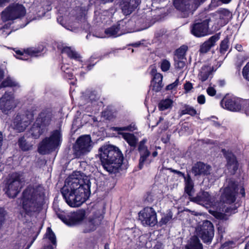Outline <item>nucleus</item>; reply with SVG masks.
<instances>
[{
  "label": "nucleus",
  "instance_id": "f257e3e1",
  "mask_svg": "<svg viewBox=\"0 0 249 249\" xmlns=\"http://www.w3.org/2000/svg\"><path fill=\"white\" fill-rule=\"evenodd\" d=\"M90 187L89 178L83 173L75 172L66 179L61 193L68 205L78 207L89 197Z\"/></svg>",
  "mask_w": 249,
  "mask_h": 249
},
{
  "label": "nucleus",
  "instance_id": "f03ea898",
  "mask_svg": "<svg viewBox=\"0 0 249 249\" xmlns=\"http://www.w3.org/2000/svg\"><path fill=\"white\" fill-rule=\"evenodd\" d=\"M100 159L104 168L112 173L123 163L124 157L121 151L112 145H104L99 149Z\"/></svg>",
  "mask_w": 249,
  "mask_h": 249
},
{
  "label": "nucleus",
  "instance_id": "7ed1b4c3",
  "mask_svg": "<svg viewBox=\"0 0 249 249\" xmlns=\"http://www.w3.org/2000/svg\"><path fill=\"white\" fill-rule=\"evenodd\" d=\"M42 193V187L39 184L29 185L24 191L22 209L25 214L31 216L38 211Z\"/></svg>",
  "mask_w": 249,
  "mask_h": 249
},
{
  "label": "nucleus",
  "instance_id": "20e7f679",
  "mask_svg": "<svg viewBox=\"0 0 249 249\" xmlns=\"http://www.w3.org/2000/svg\"><path fill=\"white\" fill-rule=\"evenodd\" d=\"M62 142V134L59 130L52 131L50 137H46L39 143L38 151L41 154H46L54 150Z\"/></svg>",
  "mask_w": 249,
  "mask_h": 249
},
{
  "label": "nucleus",
  "instance_id": "39448f33",
  "mask_svg": "<svg viewBox=\"0 0 249 249\" xmlns=\"http://www.w3.org/2000/svg\"><path fill=\"white\" fill-rule=\"evenodd\" d=\"M211 18L206 12H203L198 15V18L191 26V33L196 37L204 36L209 34V23Z\"/></svg>",
  "mask_w": 249,
  "mask_h": 249
},
{
  "label": "nucleus",
  "instance_id": "423d86ee",
  "mask_svg": "<svg viewBox=\"0 0 249 249\" xmlns=\"http://www.w3.org/2000/svg\"><path fill=\"white\" fill-rule=\"evenodd\" d=\"M213 22L212 29L218 31L226 25L232 18V13L227 9L220 8L210 16Z\"/></svg>",
  "mask_w": 249,
  "mask_h": 249
},
{
  "label": "nucleus",
  "instance_id": "0eeeda50",
  "mask_svg": "<svg viewBox=\"0 0 249 249\" xmlns=\"http://www.w3.org/2000/svg\"><path fill=\"white\" fill-rule=\"evenodd\" d=\"M24 185L22 175L15 173L11 175L6 184V194L9 197H15Z\"/></svg>",
  "mask_w": 249,
  "mask_h": 249
},
{
  "label": "nucleus",
  "instance_id": "6e6552de",
  "mask_svg": "<svg viewBox=\"0 0 249 249\" xmlns=\"http://www.w3.org/2000/svg\"><path fill=\"white\" fill-rule=\"evenodd\" d=\"M196 231V236L200 238L204 243L209 245L212 243L214 235V230L211 221H204L197 227Z\"/></svg>",
  "mask_w": 249,
  "mask_h": 249
},
{
  "label": "nucleus",
  "instance_id": "1a4fd4ad",
  "mask_svg": "<svg viewBox=\"0 0 249 249\" xmlns=\"http://www.w3.org/2000/svg\"><path fill=\"white\" fill-rule=\"evenodd\" d=\"M25 13V9L22 5L12 3L2 12L1 18L4 21L12 20L24 16Z\"/></svg>",
  "mask_w": 249,
  "mask_h": 249
},
{
  "label": "nucleus",
  "instance_id": "9d476101",
  "mask_svg": "<svg viewBox=\"0 0 249 249\" xmlns=\"http://www.w3.org/2000/svg\"><path fill=\"white\" fill-rule=\"evenodd\" d=\"M34 115L33 109L27 110L24 114L17 115L13 121L14 129L18 132L23 131L33 120Z\"/></svg>",
  "mask_w": 249,
  "mask_h": 249
},
{
  "label": "nucleus",
  "instance_id": "9b49d317",
  "mask_svg": "<svg viewBox=\"0 0 249 249\" xmlns=\"http://www.w3.org/2000/svg\"><path fill=\"white\" fill-rule=\"evenodd\" d=\"M137 129V127L134 123H131L129 125L123 127H113L112 130L117 132L118 134L121 135L124 139L131 146L135 148L138 142L137 138L133 134L123 132V131L133 132Z\"/></svg>",
  "mask_w": 249,
  "mask_h": 249
},
{
  "label": "nucleus",
  "instance_id": "f8f14e48",
  "mask_svg": "<svg viewBox=\"0 0 249 249\" xmlns=\"http://www.w3.org/2000/svg\"><path fill=\"white\" fill-rule=\"evenodd\" d=\"M91 140L89 135H84L80 137L76 141L74 147V154L76 158L89 153L91 149Z\"/></svg>",
  "mask_w": 249,
  "mask_h": 249
},
{
  "label": "nucleus",
  "instance_id": "ddd939ff",
  "mask_svg": "<svg viewBox=\"0 0 249 249\" xmlns=\"http://www.w3.org/2000/svg\"><path fill=\"white\" fill-rule=\"evenodd\" d=\"M139 219L143 226H154L157 223V213L152 207H145L139 213Z\"/></svg>",
  "mask_w": 249,
  "mask_h": 249
},
{
  "label": "nucleus",
  "instance_id": "4468645a",
  "mask_svg": "<svg viewBox=\"0 0 249 249\" xmlns=\"http://www.w3.org/2000/svg\"><path fill=\"white\" fill-rule=\"evenodd\" d=\"M221 105L228 110L238 111L242 107L244 108L245 105H248V102L241 101L235 97L226 96L221 101Z\"/></svg>",
  "mask_w": 249,
  "mask_h": 249
},
{
  "label": "nucleus",
  "instance_id": "2eb2a0df",
  "mask_svg": "<svg viewBox=\"0 0 249 249\" xmlns=\"http://www.w3.org/2000/svg\"><path fill=\"white\" fill-rule=\"evenodd\" d=\"M237 184L233 181L229 182L224 188L221 196V201L224 203L231 204L235 201L237 196Z\"/></svg>",
  "mask_w": 249,
  "mask_h": 249
},
{
  "label": "nucleus",
  "instance_id": "dca6fc26",
  "mask_svg": "<svg viewBox=\"0 0 249 249\" xmlns=\"http://www.w3.org/2000/svg\"><path fill=\"white\" fill-rule=\"evenodd\" d=\"M147 140L143 139L141 141L138 145V151L140 153V159L139 168L142 169L144 164H149L151 160L149 159L150 152L148 150L147 146L145 145Z\"/></svg>",
  "mask_w": 249,
  "mask_h": 249
},
{
  "label": "nucleus",
  "instance_id": "f3484780",
  "mask_svg": "<svg viewBox=\"0 0 249 249\" xmlns=\"http://www.w3.org/2000/svg\"><path fill=\"white\" fill-rule=\"evenodd\" d=\"M85 212L82 210H79L70 214L68 218L63 214H59L58 217L64 223L70 226H73L80 223L84 219Z\"/></svg>",
  "mask_w": 249,
  "mask_h": 249
},
{
  "label": "nucleus",
  "instance_id": "a211bd4d",
  "mask_svg": "<svg viewBox=\"0 0 249 249\" xmlns=\"http://www.w3.org/2000/svg\"><path fill=\"white\" fill-rule=\"evenodd\" d=\"M191 0H174L173 4L175 8L182 12V17L186 18L190 14H193L192 5Z\"/></svg>",
  "mask_w": 249,
  "mask_h": 249
},
{
  "label": "nucleus",
  "instance_id": "6ab92c4d",
  "mask_svg": "<svg viewBox=\"0 0 249 249\" xmlns=\"http://www.w3.org/2000/svg\"><path fill=\"white\" fill-rule=\"evenodd\" d=\"M14 107V97L12 94L5 93L0 99V110L5 114Z\"/></svg>",
  "mask_w": 249,
  "mask_h": 249
},
{
  "label": "nucleus",
  "instance_id": "aec40b11",
  "mask_svg": "<svg viewBox=\"0 0 249 249\" xmlns=\"http://www.w3.org/2000/svg\"><path fill=\"white\" fill-rule=\"evenodd\" d=\"M211 167L202 162L198 161L192 168V172L196 177L205 176L210 174Z\"/></svg>",
  "mask_w": 249,
  "mask_h": 249
},
{
  "label": "nucleus",
  "instance_id": "412c9836",
  "mask_svg": "<svg viewBox=\"0 0 249 249\" xmlns=\"http://www.w3.org/2000/svg\"><path fill=\"white\" fill-rule=\"evenodd\" d=\"M140 0H123L121 3L123 13L127 16L131 14L139 6Z\"/></svg>",
  "mask_w": 249,
  "mask_h": 249
},
{
  "label": "nucleus",
  "instance_id": "4be33fe9",
  "mask_svg": "<svg viewBox=\"0 0 249 249\" xmlns=\"http://www.w3.org/2000/svg\"><path fill=\"white\" fill-rule=\"evenodd\" d=\"M195 199L198 203L206 205L207 207L213 206L215 201L214 197L205 191L199 192Z\"/></svg>",
  "mask_w": 249,
  "mask_h": 249
},
{
  "label": "nucleus",
  "instance_id": "5701e85b",
  "mask_svg": "<svg viewBox=\"0 0 249 249\" xmlns=\"http://www.w3.org/2000/svg\"><path fill=\"white\" fill-rule=\"evenodd\" d=\"M224 157L227 160V166L229 169H231L233 172H235L238 169V162L235 156L231 151H227L225 149L221 150Z\"/></svg>",
  "mask_w": 249,
  "mask_h": 249
},
{
  "label": "nucleus",
  "instance_id": "b1692460",
  "mask_svg": "<svg viewBox=\"0 0 249 249\" xmlns=\"http://www.w3.org/2000/svg\"><path fill=\"white\" fill-rule=\"evenodd\" d=\"M52 116V113L49 111H42L36 120V124L40 125L43 128L48 126L51 122Z\"/></svg>",
  "mask_w": 249,
  "mask_h": 249
},
{
  "label": "nucleus",
  "instance_id": "393cba45",
  "mask_svg": "<svg viewBox=\"0 0 249 249\" xmlns=\"http://www.w3.org/2000/svg\"><path fill=\"white\" fill-rule=\"evenodd\" d=\"M219 38L218 35H215L210 37L200 46L199 52L201 53H206L212 47L214 46L215 43L219 39Z\"/></svg>",
  "mask_w": 249,
  "mask_h": 249
},
{
  "label": "nucleus",
  "instance_id": "a878e982",
  "mask_svg": "<svg viewBox=\"0 0 249 249\" xmlns=\"http://www.w3.org/2000/svg\"><path fill=\"white\" fill-rule=\"evenodd\" d=\"M43 50V48L40 49V50L35 48H27L24 52H23L21 51H16V53L17 54L19 55V56L18 57V58L22 60H27V58H25L26 54H27L31 56H37L41 53Z\"/></svg>",
  "mask_w": 249,
  "mask_h": 249
},
{
  "label": "nucleus",
  "instance_id": "bb28decb",
  "mask_svg": "<svg viewBox=\"0 0 249 249\" xmlns=\"http://www.w3.org/2000/svg\"><path fill=\"white\" fill-rule=\"evenodd\" d=\"M162 74L160 73H156L154 75L151 81V86L152 87V89L156 92L160 90L162 87Z\"/></svg>",
  "mask_w": 249,
  "mask_h": 249
},
{
  "label": "nucleus",
  "instance_id": "cd10ccee",
  "mask_svg": "<svg viewBox=\"0 0 249 249\" xmlns=\"http://www.w3.org/2000/svg\"><path fill=\"white\" fill-rule=\"evenodd\" d=\"M186 249H203V247L198 237L194 235L188 240Z\"/></svg>",
  "mask_w": 249,
  "mask_h": 249
},
{
  "label": "nucleus",
  "instance_id": "c85d7f7f",
  "mask_svg": "<svg viewBox=\"0 0 249 249\" xmlns=\"http://www.w3.org/2000/svg\"><path fill=\"white\" fill-rule=\"evenodd\" d=\"M178 173L179 175H181L185 179V192L189 196H192V191L194 188V183L190 175H188L187 177L185 176V175L182 173L181 172L178 171Z\"/></svg>",
  "mask_w": 249,
  "mask_h": 249
},
{
  "label": "nucleus",
  "instance_id": "c756f323",
  "mask_svg": "<svg viewBox=\"0 0 249 249\" xmlns=\"http://www.w3.org/2000/svg\"><path fill=\"white\" fill-rule=\"evenodd\" d=\"M211 74V67L209 66H204L201 68L198 77L202 82H203L208 79Z\"/></svg>",
  "mask_w": 249,
  "mask_h": 249
},
{
  "label": "nucleus",
  "instance_id": "7c9ffc66",
  "mask_svg": "<svg viewBox=\"0 0 249 249\" xmlns=\"http://www.w3.org/2000/svg\"><path fill=\"white\" fill-rule=\"evenodd\" d=\"M179 115L182 116L185 114H188L194 116L196 114V110L194 107L188 105H184L182 106L179 112Z\"/></svg>",
  "mask_w": 249,
  "mask_h": 249
},
{
  "label": "nucleus",
  "instance_id": "2f4dec72",
  "mask_svg": "<svg viewBox=\"0 0 249 249\" xmlns=\"http://www.w3.org/2000/svg\"><path fill=\"white\" fill-rule=\"evenodd\" d=\"M62 53H65L71 58L78 60L80 58L79 54L73 49L69 47H64L61 51Z\"/></svg>",
  "mask_w": 249,
  "mask_h": 249
},
{
  "label": "nucleus",
  "instance_id": "473e14b6",
  "mask_svg": "<svg viewBox=\"0 0 249 249\" xmlns=\"http://www.w3.org/2000/svg\"><path fill=\"white\" fill-rule=\"evenodd\" d=\"M44 131V128L40 126V125H37L36 123L31 128L30 131L31 135L35 139H37L43 133Z\"/></svg>",
  "mask_w": 249,
  "mask_h": 249
},
{
  "label": "nucleus",
  "instance_id": "72a5a7b5",
  "mask_svg": "<svg viewBox=\"0 0 249 249\" xmlns=\"http://www.w3.org/2000/svg\"><path fill=\"white\" fill-rule=\"evenodd\" d=\"M173 101L169 98L161 100L158 105V107L160 110H165L171 108L173 105Z\"/></svg>",
  "mask_w": 249,
  "mask_h": 249
},
{
  "label": "nucleus",
  "instance_id": "f704fd0d",
  "mask_svg": "<svg viewBox=\"0 0 249 249\" xmlns=\"http://www.w3.org/2000/svg\"><path fill=\"white\" fill-rule=\"evenodd\" d=\"M5 87H20L19 84L10 78H7L4 80L0 85V88Z\"/></svg>",
  "mask_w": 249,
  "mask_h": 249
},
{
  "label": "nucleus",
  "instance_id": "c9c22d12",
  "mask_svg": "<svg viewBox=\"0 0 249 249\" xmlns=\"http://www.w3.org/2000/svg\"><path fill=\"white\" fill-rule=\"evenodd\" d=\"M18 145L19 148L24 151L31 149L32 145L28 143L24 137H21L18 139Z\"/></svg>",
  "mask_w": 249,
  "mask_h": 249
},
{
  "label": "nucleus",
  "instance_id": "e433bc0d",
  "mask_svg": "<svg viewBox=\"0 0 249 249\" xmlns=\"http://www.w3.org/2000/svg\"><path fill=\"white\" fill-rule=\"evenodd\" d=\"M188 50V47L186 45H182L176 51V55L178 59H183Z\"/></svg>",
  "mask_w": 249,
  "mask_h": 249
},
{
  "label": "nucleus",
  "instance_id": "4c0bfd02",
  "mask_svg": "<svg viewBox=\"0 0 249 249\" xmlns=\"http://www.w3.org/2000/svg\"><path fill=\"white\" fill-rule=\"evenodd\" d=\"M46 237L49 239V240L51 242V243L53 245H56V237L53 231L51 228L48 227L47 229V231L45 234Z\"/></svg>",
  "mask_w": 249,
  "mask_h": 249
},
{
  "label": "nucleus",
  "instance_id": "58836bf2",
  "mask_svg": "<svg viewBox=\"0 0 249 249\" xmlns=\"http://www.w3.org/2000/svg\"><path fill=\"white\" fill-rule=\"evenodd\" d=\"M119 28L115 26H112L107 29L105 33L108 37H116L117 36Z\"/></svg>",
  "mask_w": 249,
  "mask_h": 249
},
{
  "label": "nucleus",
  "instance_id": "ea45409f",
  "mask_svg": "<svg viewBox=\"0 0 249 249\" xmlns=\"http://www.w3.org/2000/svg\"><path fill=\"white\" fill-rule=\"evenodd\" d=\"M229 40L228 38H225L222 40L220 44V52L221 53L224 54L227 51L229 47Z\"/></svg>",
  "mask_w": 249,
  "mask_h": 249
},
{
  "label": "nucleus",
  "instance_id": "a19ab883",
  "mask_svg": "<svg viewBox=\"0 0 249 249\" xmlns=\"http://www.w3.org/2000/svg\"><path fill=\"white\" fill-rule=\"evenodd\" d=\"M172 213L171 212H169L166 215L162 216L159 223L160 226H161L162 225H166L172 220Z\"/></svg>",
  "mask_w": 249,
  "mask_h": 249
},
{
  "label": "nucleus",
  "instance_id": "79ce46f5",
  "mask_svg": "<svg viewBox=\"0 0 249 249\" xmlns=\"http://www.w3.org/2000/svg\"><path fill=\"white\" fill-rule=\"evenodd\" d=\"M102 116L107 120H111L115 118L114 112L109 109H106L102 113Z\"/></svg>",
  "mask_w": 249,
  "mask_h": 249
},
{
  "label": "nucleus",
  "instance_id": "37998d69",
  "mask_svg": "<svg viewBox=\"0 0 249 249\" xmlns=\"http://www.w3.org/2000/svg\"><path fill=\"white\" fill-rule=\"evenodd\" d=\"M170 67V63L169 61L166 59L162 60L160 64V68L163 71H167Z\"/></svg>",
  "mask_w": 249,
  "mask_h": 249
},
{
  "label": "nucleus",
  "instance_id": "c03bdc74",
  "mask_svg": "<svg viewBox=\"0 0 249 249\" xmlns=\"http://www.w3.org/2000/svg\"><path fill=\"white\" fill-rule=\"evenodd\" d=\"M175 67L176 69H181L184 68L185 65V62L183 59H178V58H177V59L176 58L175 59Z\"/></svg>",
  "mask_w": 249,
  "mask_h": 249
},
{
  "label": "nucleus",
  "instance_id": "a18cd8bd",
  "mask_svg": "<svg viewBox=\"0 0 249 249\" xmlns=\"http://www.w3.org/2000/svg\"><path fill=\"white\" fill-rule=\"evenodd\" d=\"M242 74L243 77L246 80L249 81V62L243 68Z\"/></svg>",
  "mask_w": 249,
  "mask_h": 249
},
{
  "label": "nucleus",
  "instance_id": "49530a36",
  "mask_svg": "<svg viewBox=\"0 0 249 249\" xmlns=\"http://www.w3.org/2000/svg\"><path fill=\"white\" fill-rule=\"evenodd\" d=\"M25 244V242H16L12 244L11 249H21Z\"/></svg>",
  "mask_w": 249,
  "mask_h": 249
},
{
  "label": "nucleus",
  "instance_id": "de8ad7c7",
  "mask_svg": "<svg viewBox=\"0 0 249 249\" xmlns=\"http://www.w3.org/2000/svg\"><path fill=\"white\" fill-rule=\"evenodd\" d=\"M87 226L89 228H86L84 230L85 232H88L91 231H93L95 229V226L93 224L92 221H89L87 224Z\"/></svg>",
  "mask_w": 249,
  "mask_h": 249
},
{
  "label": "nucleus",
  "instance_id": "09e8293b",
  "mask_svg": "<svg viewBox=\"0 0 249 249\" xmlns=\"http://www.w3.org/2000/svg\"><path fill=\"white\" fill-rule=\"evenodd\" d=\"M89 99L91 103L96 102L99 99V96L95 93V91L91 92L89 96Z\"/></svg>",
  "mask_w": 249,
  "mask_h": 249
},
{
  "label": "nucleus",
  "instance_id": "8fccbe9b",
  "mask_svg": "<svg viewBox=\"0 0 249 249\" xmlns=\"http://www.w3.org/2000/svg\"><path fill=\"white\" fill-rule=\"evenodd\" d=\"M179 83V80L178 79H177L173 83L168 85L166 88V89L167 90H171L173 89H174L176 88Z\"/></svg>",
  "mask_w": 249,
  "mask_h": 249
},
{
  "label": "nucleus",
  "instance_id": "3c124183",
  "mask_svg": "<svg viewBox=\"0 0 249 249\" xmlns=\"http://www.w3.org/2000/svg\"><path fill=\"white\" fill-rule=\"evenodd\" d=\"M206 91L207 94L211 96L215 95L216 92L215 89L212 87H209L207 88Z\"/></svg>",
  "mask_w": 249,
  "mask_h": 249
},
{
  "label": "nucleus",
  "instance_id": "603ef678",
  "mask_svg": "<svg viewBox=\"0 0 249 249\" xmlns=\"http://www.w3.org/2000/svg\"><path fill=\"white\" fill-rule=\"evenodd\" d=\"M5 214L4 210L2 208H0V224L1 225L4 220Z\"/></svg>",
  "mask_w": 249,
  "mask_h": 249
},
{
  "label": "nucleus",
  "instance_id": "864d4df0",
  "mask_svg": "<svg viewBox=\"0 0 249 249\" xmlns=\"http://www.w3.org/2000/svg\"><path fill=\"white\" fill-rule=\"evenodd\" d=\"M63 76L69 79H72L73 78V75L71 72V69L64 73Z\"/></svg>",
  "mask_w": 249,
  "mask_h": 249
},
{
  "label": "nucleus",
  "instance_id": "5fc2aeb1",
  "mask_svg": "<svg viewBox=\"0 0 249 249\" xmlns=\"http://www.w3.org/2000/svg\"><path fill=\"white\" fill-rule=\"evenodd\" d=\"M238 190H239V193L242 196L245 197L246 193L244 187L242 185L238 186L237 185V194L238 193Z\"/></svg>",
  "mask_w": 249,
  "mask_h": 249
},
{
  "label": "nucleus",
  "instance_id": "6e6d98bb",
  "mask_svg": "<svg viewBox=\"0 0 249 249\" xmlns=\"http://www.w3.org/2000/svg\"><path fill=\"white\" fill-rule=\"evenodd\" d=\"M197 101L199 104L202 105L205 103V97L203 95H199L197 98Z\"/></svg>",
  "mask_w": 249,
  "mask_h": 249
},
{
  "label": "nucleus",
  "instance_id": "4d7b16f0",
  "mask_svg": "<svg viewBox=\"0 0 249 249\" xmlns=\"http://www.w3.org/2000/svg\"><path fill=\"white\" fill-rule=\"evenodd\" d=\"M184 89L187 91H189L192 88V84L189 82H186L184 85Z\"/></svg>",
  "mask_w": 249,
  "mask_h": 249
},
{
  "label": "nucleus",
  "instance_id": "13d9d810",
  "mask_svg": "<svg viewBox=\"0 0 249 249\" xmlns=\"http://www.w3.org/2000/svg\"><path fill=\"white\" fill-rule=\"evenodd\" d=\"M61 69L64 72V73L71 70L68 64H63L61 67Z\"/></svg>",
  "mask_w": 249,
  "mask_h": 249
},
{
  "label": "nucleus",
  "instance_id": "bf43d9fd",
  "mask_svg": "<svg viewBox=\"0 0 249 249\" xmlns=\"http://www.w3.org/2000/svg\"><path fill=\"white\" fill-rule=\"evenodd\" d=\"M153 249H163V248L161 244L159 243L154 246Z\"/></svg>",
  "mask_w": 249,
  "mask_h": 249
},
{
  "label": "nucleus",
  "instance_id": "052dcab7",
  "mask_svg": "<svg viewBox=\"0 0 249 249\" xmlns=\"http://www.w3.org/2000/svg\"><path fill=\"white\" fill-rule=\"evenodd\" d=\"M3 140V137L2 133L1 131H0V149H1V146L2 145Z\"/></svg>",
  "mask_w": 249,
  "mask_h": 249
},
{
  "label": "nucleus",
  "instance_id": "680f3d73",
  "mask_svg": "<svg viewBox=\"0 0 249 249\" xmlns=\"http://www.w3.org/2000/svg\"><path fill=\"white\" fill-rule=\"evenodd\" d=\"M9 0H0V7L4 5L6 2H8Z\"/></svg>",
  "mask_w": 249,
  "mask_h": 249
},
{
  "label": "nucleus",
  "instance_id": "e2e57ef3",
  "mask_svg": "<svg viewBox=\"0 0 249 249\" xmlns=\"http://www.w3.org/2000/svg\"><path fill=\"white\" fill-rule=\"evenodd\" d=\"M4 76V72L2 70H0V82Z\"/></svg>",
  "mask_w": 249,
  "mask_h": 249
},
{
  "label": "nucleus",
  "instance_id": "0e129e2a",
  "mask_svg": "<svg viewBox=\"0 0 249 249\" xmlns=\"http://www.w3.org/2000/svg\"><path fill=\"white\" fill-rule=\"evenodd\" d=\"M218 232H220V233H222V232H225L224 230H223V229H222V227H221L220 226H219V227H218Z\"/></svg>",
  "mask_w": 249,
  "mask_h": 249
},
{
  "label": "nucleus",
  "instance_id": "69168bd1",
  "mask_svg": "<svg viewBox=\"0 0 249 249\" xmlns=\"http://www.w3.org/2000/svg\"><path fill=\"white\" fill-rule=\"evenodd\" d=\"M43 249H53L51 245H48L47 246L44 247Z\"/></svg>",
  "mask_w": 249,
  "mask_h": 249
},
{
  "label": "nucleus",
  "instance_id": "338daca9",
  "mask_svg": "<svg viewBox=\"0 0 249 249\" xmlns=\"http://www.w3.org/2000/svg\"><path fill=\"white\" fill-rule=\"evenodd\" d=\"M158 152L157 151H154L152 153V156L153 157H155L157 156Z\"/></svg>",
  "mask_w": 249,
  "mask_h": 249
},
{
  "label": "nucleus",
  "instance_id": "774afa93",
  "mask_svg": "<svg viewBox=\"0 0 249 249\" xmlns=\"http://www.w3.org/2000/svg\"><path fill=\"white\" fill-rule=\"evenodd\" d=\"M245 249H249V241L248 242V243L246 245Z\"/></svg>",
  "mask_w": 249,
  "mask_h": 249
}]
</instances>
